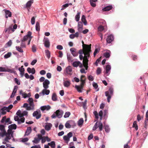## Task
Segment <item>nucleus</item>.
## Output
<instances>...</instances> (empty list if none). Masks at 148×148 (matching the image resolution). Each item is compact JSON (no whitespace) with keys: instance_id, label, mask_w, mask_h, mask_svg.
<instances>
[{"instance_id":"f257e3e1","label":"nucleus","mask_w":148,"mask_h":148,"mask_svg":"<svg viewBox=\"0 0 148 148\" xmlns=\"http://www.w3.org/2000/svg\"><path fill=\"white\" fill-rule=\"evenodd\" d=\"M8 129V136L7 138H4V140L6 142H8L9 140H10L11 138L13 137L14 131H12L13 130H16L17 128V126L15 124H12L9 125Z\"/></svg>"},{"instance_id":"7ed1b4c3","label":"nucleus","mask_w":148,"mask_h":148,"mask_svg":"<svg viewBox=\"0 0 148 148\" xmlns=\"http://www.w3.org/2000/svg\"><path fill=\"white\" fill-rule=\"evenodd\" d=\"M64 112L62 110H58L54 112L51 117L53 119H55L57 117L58 118H61L63 115Z\"/></svg>"},{"instance_id":"9b49d317","label":"nucleus","mask_w":148,"mask_h":148,"mask_svg":"<svg viewBox=\"0 0 148 148\" xmlns=\"http://www.w3.org/2000/svg\"><path fill=\"white\" fill-rule=\"evenodd\" d=\"M111 69V66L110 65L108 64L107 65L106 67L105 73L106 74L107 76H108L110 74V71Z\"/></svg>"},{"instance_id":"cd10ccee","label":"nucleus","mask_w":148,"mask_h":148,"mask_svg":"<svg viewBox=\"0 0 148 148\" xmlns=\"http://www.w3.org/2000/svg\"><path fill=\"white\" fill-rule=\"evenodd\" d=\"M25 118L24 117H22L20 119H19L18 121H17L18 123L19 124H21V123H23L25 121Z\"/></svg>"},{"instance_id":"2f4dec72","label":"nucleus","mask_w":148,"mask_h":148,"mask_svg":"<svg viewBox=\"0 0 148 148\" xmlns=\"http://www.w3.org/2000/svg\"><path fill=\"white\" fill-rule=\"evenodd\" d=\"M80 63V62L78 61L74 62L72 64V65L74 67H77Z\"/></svg>"},{"instance_id":"13d9d810","label":"nucleus","mask_w":148,"mask_h":148,"mask_svg":"<svg viewBox=\"0 0 148 148\" xmlns=\"http://www.w3.org/2000/svg\"><path fill=\"white\" fill-rule=\"evenodd\" d=\"M26 109L27 110H34V108L33 107L31 106H28L27 108H26Z\"/></svg>"},{"instance_id":"58836bf2","label":"nucleus","mask_w":148,"mask_h":148,"mask_svg":"<svg viewBox=\"0 0 148 148\" xmlns=\"http://www.w3.org/2000/svg\"><path fill=\"white\" fill-rule=\"evenodd\" d=\"M41 140V138H35L34 140H32V142L34 143L38 144L39 143L40 140Z\"/></svg>"},{"instance_id":"5701e85b","label":"nucleus","mask_w":148,"mask_h":148,"mask_svg":"<svg viewBox=\"0 0 148 148\" xmlns=\"http://www.w3.org/2000/svg\"><path fill=\"white\" fill-rule=\"evenodd\" d=\"M148 121V110L147 111L146 114V118L145 121V127L146 128V127L147 126V122Z\"/></svg>"},{"instance_id":"b1692460","label":"nucleus","mask_w":148,"mask_h":148,"mask_svg":"<svg viewBox=\"0 0 148 148\" xmlns=\"http://www.w3.org/2000/svg\"><path fill=\"white\" fill-rule=\"evenodd\" d=\"M69 121L70 123L71 127L73 128L76 126V123L74 121L71 120Z\"/></svg>"},{"instance_id":"f03ea898","label":"nucleus","mask_w":148,"mask_h":148,"mask_svg":"<svg viewBox=\"0 0 148 148\" xmlns=\"http://www.w3.org/2000/svg\"><path fill=\"white\" fill-rule=\"evenodd\" d=\"M50 81L47 79H46L43 83V87L44 88L42 91V93L43 95H48L50 93L49 90H47L49 88V85L50 84Z\"/></svg>"},{"instance_id":"79ce46f5","label":"nucleus","mask_w":148,"mask_h":148,"mask_svg":"<svg viewBox=\"0 0 148 148\" xmlns=\"http://www.w3.org/2000/svg\"><path fill=\"white\" fill-rule=\"evenodd\" d=\"M92 86L93 87L95 88L96 89H97L96 91H98L99 90V88H98V85L97 83H96L95 82H93L92 83Z\"/></svg>"},{"instance_id":"1a4fd4ad","label":"nucleus","mask_w":148,"mask_h":148,"mask_svg":"<svg viewBox=\"0 0 148 148\" xmlns=\"http://www.w3.org/2000/svg\"><path fill=\"white\" fill-rule=\"evenodd\" d=\"M32 32L30 31H28L27 32V35H26L24 36L23 38V39H21V40H23V41H25L27 40L28 38H29L32 35Z\"/></svg>"},{"instance_id":"c9c22d12","label":"nucleus","mask_w":148,"mask_h":148,"mask_svg":"<svg viewBox=\"0 0 148 148\" xmlns=\"http://www.w3.org/2000/svg\"><path fill=\"white\" fill-rule=\"evenodd\" d=\"M65 127L68 129H69L71 127L70 123L69 122V121L66 122V123L65 124Z\"/></svg>"},{"instance_id":"e433bc0d","label":"nucleus","mask_w":148,"mask_h":148,"mask_svg":"<svg viewBox=\"0 0 148 148\" xmlns=\"http://www.w3.org/2000/svg\"><path fill=\"white\" fill-rule=\"evenodd\" d=\"M66 71L67 73L70 72L72 71V69L70 66H69L66 67Z\"/></svg>"},{"instance_id":"423d86ee","label":"nucleus","mask_w":148,"mask_h":148,"mask_svg":"<svg viewBox=\"0 0 148 148\" xmlns=\"http://www.w3.org/2000/svg\"><path fill=\"white\" fill-rule=\"evenodd\" d=\"M72 136L73 134L72 132H70L67 135L64 136L63 138L64 140L68 143L70 140V138L72 137Z\"/></svg>"},{"instance_id":"72a5a7b5","label":"nucleus","mask_w":148,"mask_h":148,"mask_svg":"<svg viewBox=\"0 0 148 148\" xmlns=\"http://www.w3.org/2000/svg\"><path fill=\"white\" fill-rule=\"evenodd\" d=\"M80 13V12H78L75 16V20L77 22L79 21V20Z\"/></svg>"},{"instance_id":"0eeeda50","label":"nucleus","mask_w":148,"mask_h":148,"mask_svg":"<svg viewBox=\"0 0 148 148\" xmlns=\"http://www.w3.org/2000/svg\"><path fill=\"white\" fill-rule=\"evenodd\" d=\"M44 45L47 48H49L50 47V42L48 38L47 37H45L43 40Z\"/></svg>"},{"instance_id":"603ef678","label":"nucleus","mask_w":148,"mask_h":148,"mask_svg":"<svg viewBox=\"0 0 148 148\" xmlns=\"http://www.w3.org/2000/svg\"><path fill=\"white\" fill-rule=\"evenodd\" d=\"M10 119L9 118H6V120H5V123H7V125L10 124L12 123V122L10 121Z\"/></svg>"},{"instance_id":"f704fd0d","label":"nucleus","mask_w":148,"mask_h":148,"mask_svg":"<svg viewBox=\"0 0 148 148\" xmlns=\"http://www.w3.org/2000/svg\"><path fill=\"white\" fill-rule=\"evenodd\" d=\"M64 86L65 87H68L70 85V82L69 81H67L64 82Z\"/></svg>"},{"instance_id":"6ab92c4d","label":"nucleus","mask_w":148,"mask_h":148,"mask_svg":"<svg viewBox=\"0 0 148 148\" xmlns=\"http://www.w3.org/2000/svg\"><path fill=\"white\" fill-rule=\"evenodd\" d=\"M112 5H109L104 7L103 9L102 10L104 11H108L112 9Z\"/></svg>"},{"instance_id":"4be33fe9","label":"nucleus","mask_w":148,"mask_h":148,"mask_svg":"<svg viewBox=\"0 0 148 148\" xmlns=\"http://www.w3.org/2000/svg\"><path fill=\"white\" fill-rule=\"evenodd\" d=\"M97 1V0H90V5L93 7H95L96 6L95 2Z\"/></svg>"},{"instance_id":"aec40b11","label":"nucleus","mask_w":148,"mask_h":148,"mask_svg":"<svg viewBox=\"0 0 148 148\" xmlns=\"http://www.w3.org/2000/svg\"><path fill=\"white\" fill-rule=\"evenodd\" d=\"M75 88L79 92H82V90L83 89V88L82 85H75Z\"/></svg>"},{"instance_id":"4d7b16f0","label":"nucleus","mask_w":148,"mask_h":148,"mask_svg":"<svg viewBox=\"0 0 148 148\" xmlns=\"http://www.w3.org/2000/svg\"><path fill=\"white\" fill-rule=\"evenodd\" d=\"M100 50V49H98V48H95V50L93 53V55L94 57H95L97 54V53L99 52Z\"/></svg>"},{"instance_id":"bf43d9fd","label":"nucleus","mask_w":148,"mask_h":148,"mask_svg":"<svg viewBox=\"0 0 148 148\" xmlns=\"http://www.w3.org/2000/svg\"><path fill=\"white\" fill-rule=\"evenodd\" d=\"M12 41L11 40H10L6 44V45L8 47H10L11 46L12 44Z\"/></svg>"},{"instance_id":"37998d69","label":"nucleus","mask_w":148,"mask_h":148,"mask_svg":"<svg viewBox=\"0 0 148 148\" xmlns=\"http://www.w3.org/2000/svg\"><path fill=\"white\" fill-rule=\"evenodd\" d=\"M12 55V53L10 52L8 53L4 56V58L5 59H7L10 57Z\"/></svg>"},{"instance_id":"864d4df0","label":"nucleus","mask_w":148,"mask_h":148,"mask_svg":"<svg viewBox=\"0 0 148 148\" xmlns=\"http://www.w3.org/2000/svg\"><path fill=\"white\" fill-rule=\"evenodd\" d=\"M50 146L52 148H55L56 147L55 142L54 141H52L51 142Z\"/></svg>"},{"instance_id":"412c9836","label":"nucleus","mask_w":148,"mask_h":148,"mask_svg":"<svg viewBox=\"0 0 148 148\" xmlns=\"http://www.w3.org/2000/svg\"><path fill=\"white\" fill-rule=\"evenodd\" d=\"M32 132V129L31 127H27V130L25 132V136H28Z\"/></svg>"},{"instance_id":"f3484780","label":"nucleus","mask_w":148,"mask_h":148,"mask_svg":"<svg viewBox=\"0 0 148 148\" xmlns=\"http://www.w3.org/2000/svg\"><path fill=\"white\" fill-rule=\"evenodd\" d=\"M27 71L29 73H32V74H34L35 73L36 71L34 68L31 69L30 67H28L27 68Z\"/></svg>"},{"instance_id":"a878e982","label":"nucleus","mask_w":148,"mask_h":148,"mask_svg":"<svg viewBox=\"0 0 148 148\" xmlns=\"http://www.w3.org/2000/svg\"><path fill=\"white\" fill-rule=\"evenodd\" d=\"M104 127L105 131L107 133H109L110 131V128L109 127V126L108 125L106 124L104 126Z\"/></svg>"},{"instance_id":"0e129e2a","label":"nucleus","mask_w":148,"mask_h":148,"mask_svg":"<svg viewBox=\"0 0 148 148\" xmlns=\"http://www.w3.org/2000/svg\"><path fill=\"white\" fill-rule=\"evenodd\" d=\"M21 48H24L25 47L26 45H25V44L24 42V41L23 40H21Z\"/></svg>"},{"instance_id":"ddd939ff","label":"nucleus","mask_w":148,"mask_h":148,"mask_svg":"<svg viewBox=\"0 0 148 148\" xmlns=\"http://www.w3.org/2000/svg\"><path fill=\"white\" fill-rule=\"evenodd\" d=\"M83 24L82 22L79 21L78 23V30L79 32H82L83 29Z\"/></svg>"},{"instance_id":"8fccbe9b","label":"nucleus","mask_w":148,"mask_h":148,"mask_svg":"<svg viewBox=\"0 0 148 148\" xmlns=\"http://www.w3.org/2000/svg\"><path fill=\"white\" fill-rule=\"evenodd\" d=\"M110 52H106L104 53V56L106 58H109L110 57Z\"/></svg>"},{"instance_id":"6e6d98bb","label":"nucleus","mask_w":148,"mask_h":148,"mask_svg":"<svg viewBox=\"0 0 148 148\" xmlns=\"http://www.w3.org/2000/svg\"><path fill=\"white\" fill-rule=\"evenodd\" d=\"M93 114L95 116L96 118L98 119L99 118V115L98 114L97 111H94L93 112Z\"/></svg>"},{"instance_id":"2eb2a0df","label":"nucleus","mask_w":148,"mask_h":148,"mask_svg":"<svg viewBox=\"0 0 148 148\" xmlns=\"http://www.w3.org/2000/svg\"><path fill=\"white\" fill-rule=\"evenodd\" d=\"M88 60H86L84 59L83 61V63L84 64V67L85 68L86 70H87L88 67Z\"/></svg>"},{"instance_id":"f8f14e48","label":"nucleus","mask_w":148,"mask_h":148,"mask_svg":"<svg viewBox=\"0 0 148 148\" xmlns=\"http://www.w3.org/2000/svg\"><path fill=\"white\" fill-rule=\"evenodd\" d=\"M114 88L112 87H110L109 88L108 90L106 91L105 92H108V95L113 96L114 94Z\"/></svg>"},{"instance_id":"338daca9","label":"nucleus","mask_w":148,"mask_h":148,"mask_svg":"<svg viewBox=\"0 0 148 148\" xmlns=\"http://www.w3.org/2000/svg\"><path fill=\"white\" fill-rule=\"evenodd\" d=\"M22 116L23 117L24 116H27L28 115V112L26 111H23L22 112Z\"/></svg>"},{"instance_id":"052dcab7","label":"nucleus","mask_w":148,"mask_h":148,"mask_svg":"<svg viewBox=\"0 0 148 148\" xmlns=\"http://www.w3.org/2000/svg\"><path fill=\"white\" fill-rule=\"evenodd\" d=\"M32 51L33 52H35L36 51V46L35 45H33L32 46Z\"/></svg>"},{"instance_id":"9d476101","label":"nucleus","mask_w":148,"mask_h":148,"mask_svg":"<svg viewBox=\"0 0 148 148\" xmlns=\"http://www.w3.org/2000/svg\"><path fill=\"white\" fill-rule=\"evenodd\" d=\"M51 108V107L49 105L41 106L40 108L41 110L42 111L45 110H46L47 111L49 110Z\"/></svg>"},{"instance_id":"09e8293b","label":"nucleus","mask_w":148,"mask_h":148,"mask_svg":"<svg viewBox=\"0 0 148 148\" xmlns=\"http://www.w3.org/2000/svg\"><path fill=\"white\" fill-rule=\"evenodd\" d=\"M71 115V113L69 112H66L65 113V114L64 116V118H68Z\"/></svg>"},{"instance_id":"7c9ffc66","label":"nucleus","mask_w":148,"mask_h":148,"mask_svg":"<svg viewBox=\"0 0 148 148\" xmlns=\"http://www.w3.org/2000/svg\"><path fill=\"white\" fill-rule=\"evenodd\" d=\"M67 57L68 61L69 62H72L73 60H72V57L71 56L70 54L69 53H67Z\"/></svg>"},{"instance_id":"69168bd1","label":"nucleus","mask_w":148,"mask_h":148,"mask_svg":"<svg viewBox=\"0 0 148 148\" xmlns=\"http://www.w3.org/2000/svg\"><path fill=\"white\" fill-rule=\"evenodd\" d=\"M35 23V18L34 16L31 19V23L33 25Z\"/></svg>"},{"instance_id":"a18cd8bd","label":"nucleus","mask_w":148,"mask_h":148,"mask_svg":"<svg viewBox=\"0 0 148 148\" xmlns=\"http://www.w3.org/2000/svg\"><path fill=\"white\" fill-rule=\"evenodd\" d=\"M98 127L100 131L102 130L103 129V124L100 121L99 122Z\"/></svg>"},{"instance_id":"dca6fc26","label":"nucleus","mask_w":148,"mask_h":148,"mask_svg":"<svg viewBox=\"0 0 148 148\" xmlns=\"http://www.w3.org/2000/svg\"><path fill=\"white\" fill-rule=\"evenodd\" d=\"M86 47H85V51H86L90 54L91 52V45H85Z\"/></svg>"},{"instance_id":"c85d7f7f","label":"nucleus","mask_w":148,"mask_h":148,"mask_svg":"<svg viewBox=\"0 0 148 148\" xmlns=\"http://www.w3.org/2000/svg\"><path fill=\"white\" fill-rule=\"evenodd\" d=\"M5 72H8L11 73H14V74H16V72L14 70V69H6V71H5Z\"/></svg>"},{"instance_id":"3c124183","label":"nucleus","mask_w":148,"mask_h":148,"mask_svg":"<svg viewBox=\"0 0 148 148\" xmlns=\"http://www.w3.org/2000/svg\"><path fill=\"white\" fill-rule=\"evenodd\" d=\"M0 111H1V114L2 115L5 114L6 113V110H5L4 107H3L1 109Z\"/></svg>"},{"instance_id":"20e7f679","label":"nucleus","mask_w":148,"mask_h":148,"mask_svg":"<svg viewBox=\"0 0 148 148\" xmlns=\"http://www.w3.org/2000/svg\"><path fill=\"white\" fill-rule=\"evenodd\" d=\"M0 130L1 131V136L3 137V136H5L6 137L5 138H7L8 136V132H6L5 129V126L3 125L0 124Z\"/></svg>"},{"instance_id":"ea45409f","label":"nucleus","mask_w":148,"mask_h":148,"mask_svg":"<svg viewBox=\"0 0 148 148\" xmlns=\"http://www.w3.org/2000/svg\"><path fill=\"white\" fill-rule=\"evenodd\" d=\"M133 127H134L136 130H137L138 129V126L137 124V122L136 121H134L132 125Z\"/></svg>"},{"instance_id":"49530a36","label":"nucleus","mask_w":148,"mask_h":148,"mask_svg":"<svg viewBox=\"0 0 148 148\" xmlns=\"http://www.w3.org/2000/svg\"><path fill=\"white\" fill-rule=\"evenodd\" d=\"M21 47H19L18 46H16V48L17 51L23 53V50L21 49Z\"/></svg>"},{"instance_id":"de8ad7c7","label":"nucleus","mask_w":148,"mask_h":148,"mask_svg":"<svg viewBox=\"0 0 148 148\" xmlns=\"http://www.w3.org/2000/svg\"><path fill=\"white\" fill-rule=\"evenodd\" d=\"M11 30H12V32H14V30L12 29V27H10L5 30V32L6 33L7 32H9Z\"/></svg>"},{"instance_id":"680f3d73","label":"nucleus","mask_w":148,"mask_h":148,"mask_svg":"<svg viewBox=\"0 0 148 148\" xmlns=\"http://www.w3.org/2000/svg\"><path fill=\"white\" fill-rule=\"evenodd\" d=\"M17 90H16L15 91L13 90L12 94L10 96V98H12L13 97L15 96V94Z\"/></svg>"},{"instance_id":"4c0bfd02","label":"nucleus","mask_w":148,"mask_h":148,"mask_svg":"<svg viewBox=\"0 0 148 148\" xmlns=\"http://www.w3.org/2000/svg\"><path fill=\"white\" fill-rule=\"evenodd\" d=\"M36 29L37 31H39L40 30V26L38 22H36Z\"/></svg>"},{"instance_id":"bb28decb","label":"nucleus","mask_w":148,"mask_h":148,"mask_svg":"<svg viewBox=\"0 0 148 148\" xmlns=\"http://www.w3.org/2000/svg\"><path fill=\"white\" fill-rule=\"evenodd\" d=\"M34 0H30L28 1L26 4V6L27 7H29L33 3Z\"/></svg>"},{"instance_id":"774afa93","label":"nucleus","mask_w":148,"mask_h":148,"mask_svg":"<svg viewBox=\"0 0 148 148\" xmlns=\"http://www.w3.org/2000/svg\"><path fill=\"white\" fill-rule=\"evenodd\" d=\"M104 29L102 25L99 26L98 27V29L99 31H102Z\"/></svg>"},{"instance_id":"4468645a","label":"nucleus","mask_w":148,"mask_h":148,"mask_svg":"<svg viewBox=\"0 0 148 148\" xmlns=\"http://www.w3.org/2000/svg\"><path fill=\"white\" fill-rule=\"evenodd\" d=\"M5 14V16L6 18H8V17H10L12 16V13L9 10L5 9L3 10Z\"/></svg>"},{"instance_id":"393cba45","label":"nucleus","mask_w":148,"mask_h":148,"mask_svg":"<svg viewBox=\"0 0 148 148\" xmlns=\"http://www.w3.org/2000/svg\"><path fill=\"white\" fill-rule=\"evenodd\" d=\"M84 121L83 118H81L78 121V125L79 126L82 125Z\"/></svg>"},{"instance_id":"39448f33","label":"nucleus","mask_w":148,"mask_h":148,"mask_svg":"<svg viewBox=\"0 0 148 148\" xmlns=\"http://www.w3.org/2000/svg\"><path fill=\"white\" fill-rule=\"evenodd\" d=\"M32 115L33 116L35 117L36 119H39L41 116L40 110L39 109L37 110L33 113Z\"/></svg>"},{"instance_id":"a19ab883","label":"nucleus","mask_w":148,"mask_h":148,"mask_svg":"<svg viewBox=\"0 0 148 148\" xmlns=\"http://www.w3.org/2000/svg\"><path fill=\"white\" fill-rule=\"evenodd\" d=\"M99 122H97L94 125L92 128V130L95 131L98 127Z\"/></svg>"},{"instance_id":"e2e57ef3","label":"nucleus","mask_w":148,"mask_h":148,"mask_svg":"<svg viewBox=\"0 0 148 148\" xmlns=\"http://www.w3.org/2000/svg\"><path fill=\"white\" fill-rule=\"evenodd\" d=\"M23 66H22L21 67H19L18 70L20 72H24L25 71V69L24 68H23Z\"/></svg>"},{"instance_id":"c756f323","label":"nucleus","mask_w":148,"mask_h":148,"mask_svg":"<svg viewBox=\"0 0 148 148\" xmlns=\"http://www.w3.org/2000/svg\"><path fill=\"white\" fill-rule=\"evenodd\" d=\"M108 92H105V96L107 97V101L108 103H109L110 101V99L111 98L112 95H108Z\"/></svg>"},{"instance_id":"6e6552de","label":"nucleus","mask_w":148,"mask_h":148,"mask_svg":"<svg viewBox=\"0 0 148 148\" xmlns=\"http://www.w3.org/2000/svg\"><path fill=\"white\" fill-rule=\"evenodd\" d=\"M114 39V36L113 35L110 34L107 36L106 39V41L107 43H110Z\"/></svg>"},{"instance_id":"c03bdc74","label":"nucleus","mask_w":148,"mask_h":148,"mask_svg":"<svg viewBox=\"0 0 148 148\" xmlns=\"http://www.w3.org/2000/svg\"><path fill=\"white\" fill-rule=\"evenodd\" d=\"M45 53L46 54L47 57L48 58H49L50 57V51L48 50H45Z\"/></svg>"},{"instance_id":"473e14b6","label":"nucleus","mask_w":148,"mask_h":148,"mask_svg":"<svg viewBox=\"0 0 148 148\" xmlns=\"http://www.w3.org/2000/svg\"><path fill=\"white\" fill-rule=\"evenodd\" d=\"M52 99L53 101H55L57 100V95L55 93H53L52 96Z\"/></svg>"},{"instance_id":"a211bd4d","label":"nucleus","mask_w":148,"mask_h":148,"mask_svg":"<svg viewBox=\"0 0 148 148\" xmlns=\"http://www.w3.org/2000/svg\"><path fill=\"white\" fill-rule=\"evenodd\" d=\"M52 126V125L51 123H47L45 126V129L46 130L49 131L51 129Z\"/></svg>"},{"instance_id":"5fc2aeb1","label":"nucleus","mask_w":148,"mask_h":148,"mask_svg":"<svg viewBox=\"0 0 148 148\" xmlns=\"http://www.w3.org/2000/svg\"><path fill=\"white\" fill-rule=\"evenodd\" d=\"M101 72V69L100 68L98 67L97 68L96 71V74L97 75L100 74Z\"/></svg>"}]
</instances>
